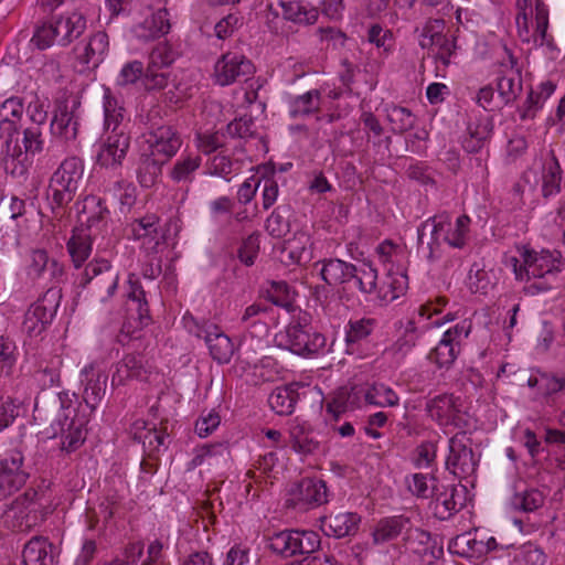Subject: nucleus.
I'll return each mask as SVG.
<instances>
[{"label":"nucleus","mask_w":565,"mask_h":565,"mask_svg":"<svg viewBox=\"0 0 565 565\" xmlns=\"http://www.w3.org/2000/svg\"><path fill=\"white\" fill-rule=\"evenodd\" d=\"M86 15L78 9L52 15L34 25L31 44L40 51L52 46L66 47L84 34Z\"/></svg>","instance_id":"f257e3e1"},{"label":"nucleus","mask_w":565,"mask_h":565,"mask_svg":"<svg viewBox=\"0 0 565 565\" xmlns=\"http://www.w3.org/2000/svg\"><path fill=\"white\" fill-rule=\"evenodd\" d=\"M310 320L311 317L308 312L299 311L297 316H294L285 331L276 335L277 344L302 356H311L322 352L327 339L324 334L313 329Z\"/></svg>","instance_id":"f03ea898"},{"label":"nucleus","mask_w":565,"mask_h":565,"mask_svg":"<svg viewBox=\"0 0 565 565\" xmlns=\"http://www.w3.org/2000/svg\"><path fill=\"white\" fill-rule=\"evenodd\" d=\"M84 163L77 157L66 158L50 180L49 200L53 210L63 209L71 203L83 180Z\"/></svg>","instance_id":"7ed1b4c3"},{"label":"nucleus","mask_w":565,"mask_h":565,"mask_svg":"<svg viewBox=\"0 0 565 565\" xmlns=\"http://www.w3.org/2000/svg\"><path fill=\"white\" fill-rule=\"evenodd\" d=\"M119 274L104 258L89 262L83 273L81 285L88 287L92 295L100 302L108 301L116 292Z\"/></svg>","instance_id":"20e7f679"},{"label":"nucleus","mask_w":565,"mask_h":565,"mask_svg":"<svg viewBox=\"0 0 565 565\" xmlns=\"http://www.w3.org/2000/svg\"><path fill=\"white\" fill-rule=\"evenodd\" d=\"M23 445L0 455V501L19 491L26 482L29 472L23 466Z\"/></svg>","instance_id":"39448f33"},{"label":"nucleus","mask_w":565,"mask_h":565,"mask_svg":"<svg viewBox=\"0 0 565 565\" xmlns=\"http://www.w3.org/2000/svg\"><path fill=\"white\" fill-rule=\"evenodd\" d=\"M427 416L440 427L465 429L469 423L461 411V399L451 393L429 398L425 404Z\"/></svg>","instance_id":"423d86ee"},{"label":"nucleus","mask_w":565,"mask_h":565,"mask_svg":"<svg viewBox=\"0 0 565 565\" xmlns=\"http://www.w3.org/2000/svg\"><path fill=\"white\" fill-rule=\"evenodd\" d=\"M38 492L28 489L17 497L3 513L4 522L14 531H30L38 523L36 510Z\"/></svg>","instance_id":"0eeeda50"},{"label":"nucleus","mask_w":565,"mask_h":565,"mask_svg":"<svg viewBox=\"0 0 565 565\" xmlns=\"http://www.w3.org/2000/svg\"><path fill=\"white\" fill-rule=\"evenodd\" d=\"M81 103L77 97L57 99L51 121V132L64 142L74 141L78 135V116Z\"/></svg>","instance_id":"6e6552de"},{"label":"nucleus","mask_w":565,"mask_h":565,"mask_svg":"<svg viewBox=\"0 0 565 565\" xmlns=\"http://www.w3.org/2000/svg\"><path fill=\"white\" fill-rule=\"evenodd\" d=\"M0 138L4 141V156L2 164L7 173L20 178L26 173V166L23 164V151L19 145V132L17 125L9 118H0Z\"/></svg>","instance_id":"1a4fd4ad"},{"label":"nucleus","mask_w":565,"mask_h":565,"mask_svg":"<svg viewBox=\"0 0 565 565\" xmlns=\"http://www.w3.org/2000/svg\"><path fill=\"white\" fill-rule=\"evenodd\" d=\"M254 72L255 66L252 61L234 52L223 54L214 66L215 82L221 86H227L241 79L246 81Z\"/></svg>","instance_id":"9d476101"},{"label":"nucleus","mask_w":565,"mask_h":565,"mask_svg":"<svg viewBox=\"0 0 565 565\" xmlns=\"http://www.w3.org/2000/svg\"><path fill=\"white\" fill-rule=\"evenodd\" d=\"M465 433L456 434L449 439V456L446 461L447 469L458 478L471 476L477 470L478 457L466 441Z\"/></svg>","instance_id":"9b49d317"},{"label":"nucleus","mask_w":565,"mask_h":565,"mask_svg":"<svg viewBox=\"0 0 565 565\" xmlns=\"http://www.w3.org/2000/svg\"><path fill=\"white\" fill-rule=\"evenodd\" d=\"M194 329H190L198 338L205 341L210 354L217 363L230 362L234 353L232 340L214 323L194 321Z\"/></svg>","instance_id":"f8f14e48"},{"label":"nucleus","mask_w":565,"mask_h":565,"mask_svg":"<svg viewBox=\"0 0 565 565\" xmlns=\"http://www.w3.org/2000/svg\"><path fill=\"white\" fill-rule=\"evenodd\" d=\"M327 502V486L323 480L305 478L289 493L286 503L299 511L321 505Z\"/></svg>","instance_id":"ddd939ff"},{"label":"nucleus","mask_w":565,"mask_h":565,"mask_svg":"<svg viewBox=\"0 0 565 565\" xmlns=\"http://www.w3.org/2000/svg\"><path fill=\"white\" fill-rule=\"evenodd\" d=\"M130 230L135 239L142 241V247L148 255L158 254L163 248L166 235L156 214L134 220Z\"/></svg>","instance_id":"4468645a"},{"label":"nucleus","mask_w":565,"mask_h":565,"mask_svg":"<svg viewBox=\"0 0 565 565\" xmlns=\"http://www.w3.org/2000/svg\"><path fill=\"white\" fill-rule=\"evenodd\" d=\"M434 515L439 520H449L466 504V488L455 484L434 486L433 494Z\"/></svg>","instance_id":"2eb2a0df"},{"label":"nucleus","mask_w":565,"mask_h":565,"mask_svg":"<svg viewBox=\"0 0 565 565\" xmlns=\"http://www.w3.org/2000/svg\"><path fill=\"white\" fill-rule=\"evenodd\" d=\"M130 146V137L125 129L111 128L109 136L100 143L96 162L104 168H118L126 158Z\"/></svg>","instance_id":"dca6fc26"},{"label":"nucleus","mask_w":565,"mask_h":565,"mask_svg":"<svg viewBox=\"0 0 565 565\" xmlns=\"http://www.w3.org/2000/svg\"><path fill=\"white\" fill-rule=\"evenodd\" d=\"M150 153L169 161L182 146L179 131L170 125L152 127L146 139Z\"/></svg>","instance_id":"f3484780"},{"label":"nucleus","mask_w":565,"mask_h":565,"mask_svg":"<svg viewBox=\"0 0 565 565\" xmlns=\"http://www.w3.org/2000/svg\"><path fill=\"white\" fill-rule=\"evenodd\" d=\"M108 374L90 363L81 371V383L84 386L82 397L86 406L94 412L106 394Z\"/></svg>","instance_id":"a211bd4d"},{"label":"nucleus","mask_w":565,"mask_h":565,"mask_svg":"<svg viewBox=\"0 0 565 565\" xmlns=\"http://www.w3.org/2000/svg\"><path fill=\"white\" fill-rule=\"evenodd\" d=\"M53 437L61 434V448L66 452L78 449L85 440L86 431L84 423L74 418L70 419V413L63 414L52 424Z\"/></svg>","instance_id":"6ab92c4d"},{"label":"nucleus","mask_w":565,"mask_h":565,"mask_svg":"<svg viewBox=\"0 0 565 565\" xmlns=\"http://www.w3.org/2000/svg\"><path fill=\"white\" fill-rule=\"evenodd\" d=\"M361 518L353 512H339L320 518V529L328 536L342 539L354 535L359 530Z\"/></svg>","instance_id":"aec40b11"},{"label":"nucleus","mask_w":565,"mask_h":565,"mask_svg":"<svg viewBox=\"0 0 565 565\" xmlns=\"http://www.w3.org/2000/svg\"><path fill=\"white\" fill-rule=\"evenodd\" d=\"M503 74L498 78V92L504 104L514 102L523 89L522 73L518 60L509 54V61L503 64Z\"/></svg>","instance_id":"412c9836"},{"label":"nucleus","mask_w":565,"mask_h":565,"mask_svg":"<svg viewBox=\"0 0 565 565\" xmlns=\"http://www.w3.org/2000/svg\"><path fill=\"white\" fill-rule=\"evenodd\" d=\"M362 397L363 387L356 385L341 386L332 393L326 404V411L338 420L343 413L359 407Z\"/></svg>","instance_id":"4be33fe9"},{"label":"nucleus","mask_w":565,"mask_h":565,"mask_svg":"<svg viewBox=\"0 0 565 565\" xmlns=\"http://www.w3.org/2000/svg\"><path fill=\"white\" fill-rule=\"evenodd\" d=\"M169 30V13L166 9H160L134 25L132 33L138 40L147 42L163 36Z\"/></svg>","instance_id":"5701e85b"},{"label":"nucleus","mask_w":565,"mask_h":565,"mask_svg":"<svg viewBox=\"0 0 565 565\" xmlns=\"http://www.w3.org/2000/svg\"><path fill=\"white\" fill-rule=\"evenodd\" d=\"M108 46V35L103 31H98L90 35L85 44L77 45L75 51L83 64L95 68L104 61Z\"/></svg>","instance_id":"b1692460"},{"label":"nucleus","mask_w":565,"mask_h":565,"mask_svg":"<svg viewBox=\"0 0 565 565\" xmlns=\"http://www.w3.org/2000/svg\"><path fill=\"white\" fill-rule=\"evenodd\" d=\"M353 264L339 258H329L321 262L320 276L331 287H338L339 292H348V279Z\"/></svg>","instance_id":"393cba45"},{"label":"nucleus","mask_w":565,"mask_h":565,"mask_svg":"<svg viewBox=\"0 0 565 565\" xmlns=\"http://www.w3.org/2000/svg\"><path fill=\"white\" fill-rule=\"evenodd\" d=\"M54 551L46 537L34 536L24 545L22 562L24 565H54Z\"/></svg>","instance_id":"a878e982"},{"label":"nucleus","mask_w":565,"mask_h":565,"mask_svg":"<svg viewBox=\"0 0 565 565\" xmlns=\"http://www.w3.org/2000/svg\"><path fill=\"white\" fill-rule=\"evenodd\" d=\"M492 131L493 120L490 116H481L473 121H469L467 127L468 135L462 141L463 149L470 153L480 151L492 135Z\"/></svg>","instance_id":"bb28decb"},{"label":"nucleus","mask_w":565,"mask_h":565,"mask_svg":"<svg viewBox=\"0 0 565 565\" xmlns=\"http://www.w3.org/2000/svg\"><path fill=\"white\" fill-rule=\"evenodd\" d=\"M348 279V291L356 289L364 296L374 295L376 291L377 269L370 263L353 264V269Z\"/></svg>","instance_id":"cd10ccee"},{"label":"nucleus","mask_w":565,"mask_h":565,"mask_svg":"<svg viewBox=\"0 0 565 565\" xmlns=\"http://www.w3.org/2000/svg\"><path fill=\"white\" fill-rule=\"evenodd\" d=\"M524 260V271L526 278L543 277L559 270V262L552 257L548 252H542L537 255L535 252L525 249L522 252Z\"/></svg>","instance_id":"c85d7f7f"},{"label":"nucleus","mask_w":565,"mask_h":565,"mask_svg":"<svg viewBox=\"0 0 565 565\" xmlns=\"http://www.w3.org/2000/svg\"><path fill=\"white\" fill-rule=\"evenodd\" d=\"M556 85L552 81L542 82L535 89L531 88L524 104L518 109L521 120L534 119L544 103L555 92Z\"/></svg>","instance_id":"c756f323"},{"label":"nucleus","mask_w":565,"mask_h":565,"mask_svg":"<svg viewBox=\"0 0 565 565\" xmlns=\"http://www.w3.org/2000/svg\"><path fill=\"white\" fill-rule=\"evenodd\" d=\"M310 245V236L306 232H297L291 238L284 243L281 250L282 260L290 264H305L310 260L311 252L308 248Z\"/></svg>","instance_id":"7c9ffc66"},{"label":"nucleus","mask_w":565,"mask_h":565,"mask_svg":"<svg viewBox=\"0 0 565 565\" xmlns=\"http://www.w3.org/2000/svg\"><path fill=\"white\" fill-rule=\"evenodd\" d=\"M278 6L281 8L282 18L297 24H313L319 17L318 10L302 0H280Z\"/></svg>","instance_id":"2f4dec72"},{"label":"nucleus","mask_w":565,"mask_h":565,"mask_svg":"<svg viewBox=\"0 0 565 565\" xmlns=\"http://www.w3.org/2000/svg\"><path fill=\"white\" fill-rule=\"evenodd\" d=\"M448 551L466 558H479L488 553L483 545V540L477 539V533L465 532L451 539L448 544Z\"/></svg>","instance_id":"473e14b6"},{"label":"nucleus","mask_w":565,"mask_h":565,"mask_svg":"<svg viewBox=\"0 0 565 565\" xmlns=\"http://www.w3.org/2000/svg\"><path fill=\"white\" fill-rule=\"evenodd\" d=\"M299 399L298 384L276 387L268 396L270 408L280 416L291 415Z\"/></svg>","instance_id":"72a5a7b5"},{"label":"nucleus","mask_w":565,"mask_h":565,"mask_svg":"<svg viewBox=\"0 0 565 565\" xmlns=\"http://www.w3.org/2000/svg\"><path fill=\"white\" fill-rule=\"evenodd\" d=\"M408 288V278L403 273H388L379 286L375 297L381 305H386L403 296Z\"/></svg>","instance_id":"f704fd0d"},{"label":"nucleus","mask_w":565,"mask_h":565,"mask_svg":"<svg viewBox=\"0 0 565 565\" xmlns=\"http://www.w3.org/2000/svg\"><path fill=\"white\" fill-rule=\"evenodd\" d=\"M447 227H449V215L441 213L427 218L418 227V244H424V237L427 233L430 235V241L427 242L429 248L428 258L434 257L435 247L439 246V235L446 234Z\"/></svg>","instance_id":"c9c22d12"},{"label":"nucleus","mask_w":565,"mask_h":565,"mask_svg":"<svg viewBox=\"0 0 565 565\" xmlns=\"http://www.w3.org/2000/svg\"><path fill=\"white\" fill-rule=\"evenodd\" d=\"M409 526V519L403 515L381 519L373 532V541L375 544H384L397 539L404 530Z\"/></svg>","instance_id":"e433bc0d"},{"label":"nucleus","mask_w":565,"mask_h":565,"mask_svg":"<svg viewBox=\"0 0 565 565\" xmlns=\"http://www.w3.org/2000/svg\"><path fill=\"white\" fill-rule=\"evenodd\" d=\"M202 158L196 153L182 154L173 163L169 171L170 179L178 184H189L194 178L196 171L200 169Z\"/></svg>","instance_id":"4c0bfd02"},{"label":"nucleus","mask_w":565,"mask_h":565,"mask_svg":"<svg viewBox=\"0 0 565 565\" xmlns=\"http://www.w3.org/2000/svg\"><path fill=\"white\" fill-rule=\"evenodd\" d=\"M166 162L152 153L141 154L137 170V179L140 185L143 188L153 186L161 175L162 167Z\"/></svg>","instance_id":"58836bf2"},{"label":"nucleus","mask_w":565,"mask_h":565,"mask_svg":"<svg viewBox=\"0 0 565 565\" xmlns=\"http://www.w3.org/2000/svg\"><path fill=\"white\" fill-rule=\"evenodd\" d=\"M321 105V92L311 89L289 100V116L291 118L306 117L317 113Z\"/></svg>","instance_id":"ea45409f"},{"label":"nucleus","mask_w":565,"mask_h":565,"mask_svg":"<svg viewBox=\"0 0 565 565\" xmlns=\"http://www.w3.org/2000/svg\"><path fill=\"white\" fill-rule=\"evenodd\" d=\"M268 547L282 557H292L298 552V530H285L268 539Z\"/></svg>","instance_id":"a19ab883"},{"label":"nucleus","mask_w":565,"mask_h":565,"mask_svg":"<svg viewBox=\"0 0 565 565\" xmlns=\"http://www.w3.org/2000/svg\"><path fill=\"white\" fill-rule=\"evenodd\" d=\"M562 170L561 166L551 152V158L543 164L542 170V193L544 198L554 195L561 191Z\"/></svg>","instance_id":"79ce46f5"},{"label":"nucleus","mask_w":565,"mask_h":565,"mask_svg":"<svg viewBox=\"0 0 565 565\" xmlns=\"http://www.w3.org/2000/svg\"><path fill=\"white\" fill-rule=\"evenodd\" d=\"M363 398L370 405L379 407H394L399 403L398 395L383 383H375L369 388H363Z\"/></svg>","instance_id":"37998d69"},{"label":"nucleus","mask_w":565,"mask_h":565,"mask_svg":"<svg viewBox=\"0 0 565 565\" xmlns=\"http://www.w3.org/2000/svg\"><path fill=\"white\" fill-rule=\"evenodd\" d=\"M61 299L62 289L57 285H52L32 307L36 308L42 315L44 322H52L60 307Z\"/></svg>","instance_id":"c03bdc74"},{"label":"nucleus","mask_w":565,"mask_h":565,"mask_svg":"<svg viewBox=\"0 0 565 565\" xmlns=\"http://www.w3.org/2000/svg\"><path fill=\"white\" fill-rule=\"evenodd\" d=\"M108 213L103 199L96 195H88L84 199L83 209L79 211V220L88 227L98 224Z\"/></svg>","instance_id":"a18cd8bd"},{"label":"nucleus","mask_w":565,"mask_h":565,"mask_svg":"<svg viewBox=\"0 0 565 565\" xmlns=\"http://www.w3.org/2000/svg\"><path fill=\"white\" fill-rule=\"evenodd\" d=\"M103 99L106 129L109 130L111 126L116 130L124 129L120 127V122L124 120L125 108L108 87L104 88Z\"/></svg>","instance_id":"49530a36"},{"label":"nucleus","mask_w":565,"mask_h":565,"mask_svg":"<svg viewBox=\"0 0 565 565\" xmlns=\"http://www.w3.org/2000/svg\"><path fill=\"white\" fill-rule=\"evenodd\" d=\"M544 504L543 493L534 488L515 492L511 498V505L514 510L533 512Z\"/></svg>","instance_id":"de8ad7c7"},{"label":"nucleus","mask_w":565,"mask_h":565,"mask_svg":"<svg viewBox=\"0 0 565 565\" xmlns=\"http://www.w3.org/2000/svg\"><path fill=\"white\" fill-rule=\"evenodd\" d=\"M290 436L291 448L300 455H312L320 447V443L317 440L313 433L306 431L302 427H294L290 431Z\"/></svg>","instance_id":"09e8293b"},{"label":"nucleus","mask_w":565,"mask_h":565,"mask_svg":"<svg viewBox=\"0 0 565 565\" xmlns=\"http://www.w3.org/2000/svg\"><path fill=\"white\" fill-rule=\"evenodd\" d=\"M67 250L76 268L81 267L92 253V241L87 234H74L67 242Z\"/></svg>","instance_id":"8fccbe9b"},{"label":"nucleus","mask_w":565,"mask_h":565,"mask_svg":"<svg viewBox=\"0 0 565 565\" xmlns=\"http://www.w3.org/2000/svg\"><path fill=\"white\" fill-rule=\"evenodd\" d=\"M469 225L470 217L468 215H460L454 225L449 221V227H447V232L444 235V241L454 248H463L467 242Z\"/></svg>","instance_id":"3c124183"},{"label":"nucleus","mask_w":565,"mask_h":565,"mask_svg":"<svg viewBox=\"0 0 565 565\" xmlns=\"http://www.w3.org/2000/svg\"><path fill=\"white\" fill-rule=\"evenodd\" d=\"M386 118L391 124V130L394 134L399 135L411 130L415 124V116L412 111L401 106H392L387 108Z\"/></svg>","instance_id":"603ef678"},{"label":"nucleus","mask_w":565,"mask_h":565,"mask_svg":"<svg viewBox=\"0 0 565 565\" xmlns=\"http://www.w3.org/2000/svg\"><path fill=\"white\" fill-rule=\"evenodd\" d=\"M459 352V347H456L452 342L443 337L436 348L429 353L428 358L431 362L436 363L438 367H448L455 362Z\"/></svg>","instance_id":"864d4df0"},{"label":"nucleus","mask_w":565,"mask_h":565,"mask_svg":"<svg viewBox=\"0 0 565 565\" xmlns=\"http://www.w3.org/2000/svg\"><path fill=\"white\" fill-rule=\"evenodd\" d=\"M514 562L519 565H546L547 555L540 546L527 542L515 550Z\"/></svg>","instance_id":"5fc2aeb1"},{"label":"nucleus","mask_w":565,"mask_h":565,"mask_svg":"<svg viewBox=\"0 0 565 565\" xmlns=\"http://www.w3.org/2000/svg\"><path fill=\"white\" fill-rule=\"evenodd\" d=\"M128 299L131 305L135 306L134 310L137 311L139 326H148L150 322L149 307L145 298V291L138 282H132L130 280V291L128 294ZM129 310H132V308H129Z\"/></svg>","instance_id":"6e6d98bb"},{"label":"nucleus","mask_w":565,"mask_h":565,"mask_svg":"<svg viewBox=\"0 0 565 565\" xmlns=\"http://www.w3.org/2000/svg\"><path fill=\"white\" fill-rule=\"evenodd\" d=\"M267 299L275 306L291 311L294 309L290 287L286 281H271Z\"/></svg>","instance_id":"4d7b16f0"},{"label":"nucleus","mask_w":565,"mask_h":565,"mask_svg":"<svg viewBox=\"0 0 565 565\" xmlns=\"http://www.w3.org/2000/svg\"><path fill=\"white\" fill-rule=\"evenodd\" d=\"M547 26H548V13L544 7H536L535 14V31L533 33L535 45H546L548 49L554 50L555 45L553 39H548L547 36Z\"/></svg>","instance_id":"13d9d810"},{"label":"nucleus","mask_w":565,"mask_h":565,"mask_svg":"<svg viewBox=\"0 0 565 565\" xmlns=\"http://www.w3.org/2000/svg\"><path fill=\"white\" fill-rule=\"evenodd\" d=\"M23 161L26 158L28 153L38 154L41 153L44 149V139L42 136V130L38 126H31L24 129L23 131Z\"/></svg>","instance_id":"bf43d9fd"},{"label":"nucleus","mask_w":565,"mask_h":565,"mask_svg":"<svg viewBox=\"0 0 565 565\" xmlns=\"http://www.w3.org/2000/svg\"><path fill=\"white\" fill-rule=\"evenodd\" d=\"M18 360V349L15 342L8 337L0 335V364L7 375L12 370Z\"/></svg>","instance_id":"052dcab7"},{"label":"nucleus","mask_w":565,"mask_h":565,"mask_svg":"<svg viewBox=\"0 0 565 565\" xmlns=\"http://www.w3.org/2000/svg\"><path fill=\"white\" fill-rule=\"evenodd\" d=\"M374 324V319L363 318L360 320L350 321L345 337L347 343L353 344L366 339L372 333Z\"/></svg>","instance_id":"680f3d73"},{"label":"nucleus","mask_w":565,"mask_h":565,"mask_svg":"<svg viewBox=\"0 0 565 565\" xmlns=\"http://www.w3.org/2000/svg\"><path fill=\"white\" fill-rule=\"evenodd\" d=\"M51 323L52 322H44L42 315L36 308L31 306L24 315L22 327L23 331L30 337H36L40 335Z\"/></svg>","instance_id":"e2e57ef3"},{"label":"nucleus","mask_w":565,"mask_h":565,"mask_svg":"<svg viewBox=\"0 0 565 565\" xmlns=\"http://www.w3.org/2000/svg\"><path fill=\"white\" fill-rule=\"evenodd\" d=\"M265 228L273 237H281L288 233L289 221L285 217L280 206L276 207L267 217Z\"/></svg>","instance_id":"0e129e2a"},{"label":"nucleus","mask_w":565,"mask_h":565,"mask_svg":"<svg viewBox=\"0 0 565 565\" xmlns=\"http://www.w3.org/2000/svg\"><path fill=\"white\" fill-rule=\"evenodd\" d=\"M226 131L233 138H249L255 134V122L252 117L243 116L231 121Z\"/></svg>","instance_id":"69168bd1"},{"label":"nucleus","mask_w":565,"mask_h":565,"mask_svg":"<svg viewBox=\"0 0 565 565\" xmlns=\"http://www.w3.org/2000/svg\"><path fill=\"white\" fill-rule=\"evenodd\" d=\"M259 252V234L253 233L245 238L238 248V258L246 266H252Z\"/></svg>","instance_id":"338daca9"},{"label":"nucleus","mask_w":565,"mask_h":565,"mask_svg":"<svg viewBox=\"0 0 565 565\" xmlns=\"http://www.w3.org/2000/svg\"><path fill=\"white\" fill-rule=\"evenodd\" d=\"M175 60L174 51L166 43L158 44L149 56V66L167 68Z\"/></svg>","instance_id":"774afa93"}]
</instances>
